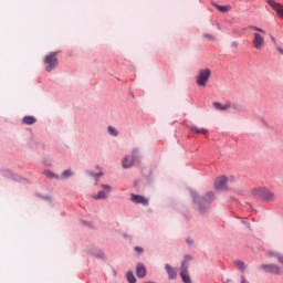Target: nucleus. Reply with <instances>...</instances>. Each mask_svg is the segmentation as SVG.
Segmentation results:
<instances>
[{
	"label": "nucleus",
	"instance_id": "1",
	"mask_svg": "<svg viewBox=\"0 0 283 283\" xmlns=\"http://www.w3.org/2000/svg\"><path fill=\"white\" fill-rule=\"evenodd\" d=\"M192 198L196 205H198L200 211L203 212L205 209H207V207H209V205L213 202V198H216V193L210 191L205 197H200L196 192H193Z\"/></svg>",
	"mask_w": 283,
	"mask_h": 283
},
{
	"label": "nucleus",
	"instance_id": "2",
	"mask_svg": "<svg viewBox=\"0 0 283 283\" xmlns=\"http://www.w3.org/2000/svg\"><path fill=\"white\" fill-rule=\"evenodd\" d=\"M209 78H211V70L201 69L196 76V83L199 87H207V83H209Z\"/></svg>",
	"mask_w": 283,
	"mask_h": 283
},
{
	"label": "nucleus",
	"instance_id": "3",
	"mask_svg": "<svg viewBox=\"0 0 283 283\" xmlns=\"http://www.w3.org/2000/svg\"><path fill=\"white\" fill-rule=\"evenodd\" d=\"M43 63L45 65L46 72H52L54 67L59 65V59L56 57V52H51L44 56Z\"/></svg>",
	"mask_w": 283,
	"mask_h": 283
},
{
	"label": "nucleus",
	"instance_id": "4",
	"mask_svg": "<svg viewBox=\"0 0 283 283\" xmlns=\"http://www.w3.org/2000/svg\"><path fill=\"white\" fill-rule=\"evenodd\" d=\"M139 154H140V151L138 150V148L133 149L132 156H126L123 159L122 167H124V169H129V167H134V163H136V160H138Z\"/></svg>",
	"mask_w": 283,
	"mask_h": 283
},
{
	"label": "nucleus",
	"instance_id": "5",
	"mask_svg": "<svg viewBox=\"0 0 283 283\" xmlns=\"http://www.w3.org/2000/svg\"><path fill=\"white\" fill-rule=\"evenodd\" d=\"M253 196H255V198H260L261 200H273L274 195L271 190L266 189V188H255L254 190H252Z\"/></svg>",
	"mask_w": 283,
	"mask_h": 283
},
{
	"label": "nucleus",
	"instance_id": "6",
	"mask_svg": "<svg viewBox=\"0 0 283 283\" xmlns=\"http://www.w3.org/2000/svg\"><path fill=\"white\" fill-rule=\"evenodd\" d=\"M109 193H112V186L102 184L99 186V191L93 196L94 200H106L109 198Z\"/></svg>",
	"mask_w": 283,
	"mask_h": 283
},
{
	"label": "nucleus",
	"instance_id": "7",
	"mask_svg": "<svg viewBox=\"0 0 283 283\" xmlns=\"http://www.w3.org/2000/svg\"><path fill=\"white\" fill-rule=\"evenodd\" d=\"M261 271H264L265 273H271L272 275H280L282 273V270L276 264H261L259 266Z\"/></svg>",
	"mask_w": 283,
	"mask_h": 283
},
{
	"label": "nucleus",
	"instance_id": "8",
	"mask_svg": "<svg viewBox=\"0 0 283 283\" xmlns=\"http://www.w3.org/2000/svg\"><path fill=\"white\" fill-rule=\"evenodd\" d=\"M180 277L184 283H191V276L189 275V263L184 261L180 268Z\"/></svg>",
	"mask_w": 283,
	"mask_h": 283
},
{
	"label": "nucleus",
	"instance_id": "9",
	"mask_svg": "<svg viewBox=\"0 0 283 283\" xmlns=\"http://www.w3.org/2000/svg\"><path fill=\"white\" fill-rule=\"evenodd\" d=\"M252 44L255 50H262L264 48V36L260 33H253Z\"/></svg>",
	"mask_w": 283,
	"mask_h": 283
},
{
	"label": "nucleus",
	"instance_id": "10",
	"mask_svg": "<svg viewBox=\"0 0 283 283\" xmlns=\"http://www.w3.org/2000/svg\"><path fill=\"white\" fill-rule=\"evenodd\" d=\"M130 200L135 205H143L144 207H147L149 205V199H147L140 195H132Z\"/></svg>",
	"mask_w": 283,
	"mask_h": 283
},
{
	"label": "nucleus",
	"instance_id": "11",
	"mask_svg": "<svg viewBox=\"0 0 283 283\" xmlns=\"http://www.w3.org/2000/svg\"><path fill=\"white\" fill-rule=\"evenodd\" d=\"M228 180L229 179H227V177H224V176L217 178L214 181V189H217V190L227 189Z\"/></svg>",
	"mask_w": 283,
	"mask_h": 283
},
{
	"label": "nucleus",
	"instance_id": "12",
	"mask_svg": "<svg viewBox=\"0 0 283 283\" xmlns=\"http://www.w3.org/2000/svg\"><path fill=\"white\" fill-rule=\"evenodd\" d=\"M213 107H216V109H219V112H227V109H231V102H227L226 104H222L220 102H213Z\"/></svg>",
	"mask_w": 283,
	"mask_h": 283
},
{
	"label": "nucleus",
	"instance_id": "13",
	"mask_svg": "<svg viewBox=\"0 0 283 283\" xmlns=\"http://www.w3.org/2000/svg\"><path fill=\"white\" fill-rule=\"evenodd\" d=\"M166 273L169 275V280H176L178 277V273L176 272V269H174L168 263L165 264Z\"/></svg>",
	"mask_w": 283,
	"mask_h": 283
},
{
	"label": "nucleus",
	"instance_id": "14",
	"mask_svg": "<svg viewBox=\"0 0 283 283\" xmlns=\"http://www.w3.org/2000/svg\"><path fill=\"white\" fill-rule=\"evenodd\" d=\"M136 275L137 277H145L147 275V269L143 263H138L136 266Z\"/></svg>",
	"mask_w": 283,
	"mask_h": 283
},
{
	"label": "nucleus",
	"instance_id": "15",
	"mask_svg": "<svg viewBox=\"0 0 283 283\" xmlns=\"http://www.w3.org/2000/svg\"><path fill=\"white\" fill-rule=\"evenodd\" d=\"M269 4L271 6V8H273V10H275L277 12V14L282 19V12H283L282 4H280L273 0H269Z\"/></svg>",
	"mask_w": 283,
	"mask_h": 283
},
{
	"label": "nucleus",
	"instance_id": "16",
	"mask_svg": "<svg viewBox=\"0 0 283 283\" xmlns=\"http://www.w3.org/2000/svg\"><path fill=\"white\" fill-rule=\"evenodd\" d=\"M189 130L192 134H203V136H207V134H209V132L205 128H198V126H189Z\"/></svg>",
	"mask_w": 283,
	"mask_h": 283
},
{
	"label": "nucleus",
	"instance_id": "17",
	"mask_svg": "<svg viewBox=\"0 0 283 283\" xmlns=\"http://www.w3.org/2000/svg\"><path fill=\"white\" fill-rule=\"evenodd\" d=\"M212 6L219 10V12H229L231 10V6H219L216 2H212Z\"/></svg>",
	"mask_w": 283,
	"mask_h": 283
},
{
	"label": "nucleus",
	"instance_id": "18",
	"mask_svg": "<svg viewBox=\"0 0 283 283\" xmlns=\"http://www.w3.org/2000/svg\"><path fill=\"white\" fill-rule=\"evenodd\" d=\"M23 125H34L36 123V118L34 116H25L22 119Z\"/></svg>",
	"mask_w": 283,
	"mask_h": 283
},
{
	"label": "nucleus",
	"instance_id": "19",
	"mask_svg": "<svg viewBox=\"0 0 283 283\" xmlns=\"http://www.w3.org/2000/svg\"><path fill=\"white\" fill-rule=\"evenodd\" d=\"M234 266H237V269H239V271H244V269H247V265H244V262H242V261H235Z\"/></svg>",
	"mask_w": 283,
	"mask_h": 283
},
{
	"label": "nucleus",
	"instance_id": "20",
	"mask_svg": "<svg viewBox=\"0 0 283 283\" xmlns=\"http://www.w3.org/2000/svg\"><path fill=\"white\" fill-rule=\"evenodd\" d=\"M126 277L129 283H136V276H134V272H127Z\"/></svg>",
	"mask_w": 283,
	"mask_h": 283
},
{
	"label": "nucleus",
	"instance_id": "21",
	"mask_svg": "<svg viewBox=\"0 0 283 283\" xmlns=\"http://www.w3.org/2000/svg\"><path fill=\"white\" fill-rule=\"evenodd\" d=\"M107 130L111 136H118V130H116V128L113 126H108Z\"/></svg>",
	"mask_w": 283,
	"mask_h": 283
},
{
	"label": "nucleus",
	"instance_id": "22",
	"mask_svg": "<svg viewBox=\"0 0 283 283\" xmlns=\"http://www.w3.org/2000/svg\"><path fill=\"white\" fill-rule=\"evenodd\" d=\"M250 30H254V32H260L261 34H266L265 30L260 29L258 27H250Z\"/></svg>",
	"mask_w": 283,
	"mask_h": 283
},
{
	"label": "nucleus",
	"instance_id": "23",
	"mask_svg": "<svg viewBox=\"0 0 283 283\" xmlns=\"http://www.w3.org/2000/svg\"><path fill=\"white\" fill-rule=\"evenodd\" d=\"M232 109H234V112H241L242 111V106H240V104H231Z\"/></svg>",
	"mask_w": 283,
	"mask_h": 283
},
{
	"label": "nucleus",
	"instance_id": "24",
	"mask_svg": "<svg viewBox=\"0 0 283 283\" xmlns=\"http://www.w3.org/2000/svg\"><path fill=\"white\" fill-rule=\"evenodd\" d=\"M63 178H70L72 176V170H64L62 172Z\"/></svg>",
	"mask_w": 283,
	"mask_h": 283
},
{
	"label": "nucleus",
	"instance_id": "25",
	"mask_svg": "<svg viewBox=\"0 0 283 283\" xmlns=\"http://www.w3.org/2000/svg\"><path fill=\"white\" fill-rule=\"evenodd\" d=\"M205 39H208V41H216V36L211 34H205Z\"/></svg>",
	"mask_w": 283,
	"mask_h": 283
},
{
	"label": "nucleus",
	"instance_id": "26",
	"mask_svg": "<svg viewBox=\"0 0 283 283\" xmlns=\"http://www.w3.org/2000/svg\"><path fill=\"white\" fill-rule=\"evenodd\" d=\"M241 283H250L249 280H247V276L242 275L241 276Z\"/></svg>",
	"mask_w": 283,
	"mask_h": 283
},
{
	"label": "nucleus",
	"instance_id": "27",
	"mask_svg": "<svg viewBox=\"0 0 283 283\" xmlns=\"http://www.w3.org/2000/svg\"><path fill=\"white\" fill-rule=\"evenodd\" d=\"M271 41L274 43L275 46H277V40L275 36L271 35Z\"/></svg>",
	"mask_w": 283,
	"mask_h": 283
},
{
	"label": "nucleus",
	"instance_id": "28",
	"mask_svg": "<svg viewBox=\"0 0 283 283\" xmlns=\"http://www.w3.org/2000/svg\"><path fill=\"white\" fill-rule=\"evenodd\" d=\"M276 50H277L279 54H283V49L277 44H276Z\"/></svg>",
	"mask_w": 283,
	"mask_h": 283
},
{
	"label": "nucleus",
	"instance_id": "29",
	"mask_svg": "<svg viewBox=\"0 0 283 283\" xmlns=\"http://www.w3.org/2000/svg\"><path fill=\"white\" fill-rule=\"evenodd\" d=\"M135 251H136L137 253H143V248H140V247H135Z\"/></svg>",
	"mask_w": 283,
	"mask_h": 283
},
{
	"label": "nucleus",
	"instance_id": "30",
	"mask_svg": "<svg viewBox=\"0 0 283 283\" xmlns=\"http://www.w3.org/2000/svg\"><path fill=\"white\" fill-rule=\"evenodd\" d=\"M46 177H48V178H54V174H53V172L48 171V172H46Z\"/></svg>",
	"mask_w": 283,
	"mask_h": 283
},
{
	"label": "nucleus",
	"instance_id": "31",
	"mask_svg": "<svg viewBox=\"0 0 283 283\" xmlns=\"http://www.w3.org/2000/svg\"><path fill=\"white\" fill-rule=\"evenodd\" d=\"M101 176H103V174H96L94 175V178H101Z\"/></svg>",
	"mask_w": 283,
	"mask_h": 283
},
{
	"label": "nucleus",
	"instance_id": "32",
	"mask_svg": "<svg viewBox=\"0 0 283 283\" xmlns=\"http://www.w3.org/2000/svg\"><path fill=\"white\" fill-rule=\"evenodd\" d=\"M238 42H232V48H237Z\"/></svg>",
	"mask_w": 283,
	"mask_h": 283
},
{
	"label": "nucleus",
	"instance_id": "33",
	"mask_svg": "<svg viewBox=\"0 0 283 283\" xmlns=\"http://www.w3.org/2000/svg\"><path fill=\"white\" fill-rule=\"evenodd\" d=\"M224 283H231V279H226Z\"/></svg>",
	"mask_w": 283,
	"mask_h": 283
},
{
	"label": "nucleus",
	"instance_id": "34",
	"mask_svg": "<svg viewBox=\"0 0 283 283\" xmlns=\"http://www.w3.org/2000/svg\"><path fill=\"white\" fill-rule=\"evenodd\" d=\"M99 258H103V253H99Z\"/></svg>",
	"mask_w": 283,
	"mask_h": 283
},
{
	"label": "nucleus",
	"instance_id": "35",
	"mask_svg": "<svg viewBox=\"0 0 283 283\" xmlns=\"http://www.w3.org/2000/svg\"><path fill=\"white\" fill-rule=\"evenodd\" d=\"M282 19H283V12H282Z\"/></svg>",
	"mask_w": 283,
	"mask_h": 283
}]
</instances>
